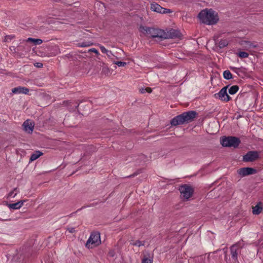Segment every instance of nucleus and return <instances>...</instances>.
<instances>
[{
	"label": "nucleus",
	"instance_id": "obj_10",
	"mask_svg": "<svg viewBox=\"0 0 263 263\" xmlns=\"http://www.w3.org/2000/svg\"><path fill=\"white\" fill-rule=\"evenodd\" d=\"M151 9L153 11L162 14L170 13L173 12L171 9L163 8L155 3L151 4Z\"/></svg>",
	"mask_w": 263,
	"mask_h": 263
},
{
	"label": "nucleus",
	"instance_id": "obj_19",
	"mask_svg": "<svg viewBox=\"0 0 263 263\" xmlns=\"http://www.w3.org/2000/svg\"><path fill=\"white\" fill-rule=\"evenodd\" d=\"M93 45V43L87 41V42H83L81 43H79L77 44V46L79 47H87L91 46Z\"/></svg>",
	"mask_w": 263,
	"mask_h": 263
},
{
	"label": "nucleus",
	"instance_id": "obj_30",
	"mask_svg": "<svg viewBox=\"0 0 263 263\" xmlns=\"http://www.w3.org/2000/svg\"><path fill=\"white\" fill-rule=\"evenodd\" d=\"M67 230L70 233H73L76 232L75 228L72 227L67 228Z\"/></svg>",
	"mask_w": 263,
	"mask_h": 263
},
{
	"label": "nucleus",
	"instance_id": "obj_33",
	"mask_svg": "<svg viewBox=\"0 0 263 263\" xmlns=\"http://www.w3.org/2000/svg\"><path fill=\"white\" fill-rule=\"evenodd\" d=\"M106 54L110 58H111V57L114 56V54H112V52L111 51H110V53L107 52Z\"/></svg>",
	"mask_w": 263,
	"mask_h": 263
},
{
	"label": "nucleus",
	"instance_id": "obj_26",
	"mask_svg": "<svg viewBox=\"0 0 263 263\" xmlns=\"http://www.w3.org/2000/svg\"><path fill=\"white\" fill-rule=\"evenodd\" d=\"M113 63L118 65L119 67H124L126 65V63L121 61H114Z\"/></svg>",
	"mask_w": 263,
	"mask_h": 263
},
{
	"label": "nucleus",
	"instance_id": "obj_38",
	"mask_svg": "<svg viewBox=\"0 0 263 263\" xmlns=\"http://www.w3.org/2000/svg\"><path fill=\"white\" fill-rule=\"evenodd\" d=\"M108 71V68H103V71L106 72V71Z\"/></svg>",
	"mask_w": 263,
	"mask_h": 263
},
{
	"label": "nucleus",
	"instance_id": "obj_8",
	"mask_svg": "<svg viewBox=\"0 0 263 263\" xmlns=\"http://www.w3.org/2000/svg\"><path fill=\"white\" fill-rule=\"evenodd\" d=\"M228 88V86L223 87L218 93L215 94V97L216 98H219L220 100L222 101H229L231 98L228 95L227 93Z\"/></svg>",
	"mask_w": 263,
	"mask_h": 263
},
{
	"label": "nucleus",
	"instance_id": "obj_4",
	"mask_svg": "<svg viewBox=\"0 0 263 263\" xmlns=\"http://www.w3.org/2000/svg\"><path fill=\"white\" fill-rule=\"evenodd\" d=\"M240 143V139L236 137L223 136L220 138V144L224 147L236 148Z\"/></svg>",
	"mask_w": 263,
	"mask_h": 263
},
{
	"label": "nucleus",
	"instance_id": "obj_16",
	"mask_svg": "<svg viewBox=\"0 0 263 263\" xmlns=\"http://www.w3.org/2000/svg\"><path fill=\"white\" fill-rule=\"evenodd\" d=\"M24 201H20L14 203L7 204L8 206L10 209L17 210L20 209L23 205Z\"/></svg>",
	"mask_w": 263,
	"mask_h": 263
},
{
	"label": "nucleus",
	"instance_id": "obj_2",
	"mask_svg": "<svg viewBox=\"0 0 263 263\" xmlns=\"http://www.w3.org/2000/svg\"><path fill=\"white\" fill-rule=\"evenodd\" d=\"M200 21L207 25H213L218 20L217 15L212 9H204L202 10L198 14Z\"/></svg>",
	"mask_w": 263,
	"mask_h": 263
},
{
	"label": "nucleus",
	"instance_id": "obj_12",
	"mask_svg": "<svg viewBox=\"0 0 263 263\" xmlns=\"http://www.w3.org/2000/svg\"><path fill=\"white\" fill-rule=\"evenodd\" d=\"M237 173L240 176L244 177L247 175L255 174L256 173V170L251 167H243L239 169Z\"/></svg>",
	"mask_w": 263,
	"mask_h": 263
},
{
	"label": "nucleus",
	"instance_id": "obj_34",
	"mask_svg": "<svg viewBox=\"0 0 263 263\" xmlns=\"http://www.w3.org/2000/svg\"><path fill=\"white\" fill-rule=\"evenodd\" d=\"M14 37V36H13V35H7L6 36V38L7 40H11Z\"/></svg>",
	"mask_w": 263,
	"mask_h": 263
},
{
	"label": "nucleus",
	"instance_id": "obj_6",
	"mask_svg": "<svg viewBox=\"0 0 263 263\" xmlns=\"http://www.w3.org/2000/svg\"><path fill=\"white\" fill-rule=\"evenodd\" d=\"M179 190L181 197L186 200L189 199L192 196L194 192L193 189L187 184L180 186Z\"/></svg>",
	"mask_w": 263,
	"mask_h": 263
},
{
	"label": "nucleus",
	"instance_id": "obj_20",
	"mask_svg": "<svg viewBox=\"0 0 263 263\" xmlns=\"http://www.w3.org/2000/svg\"><path fill=\"white\" fill-rule=\"evenodd\" d=\"M239 90V87L237 85H233L231 86L229 89V92L231 95L236 93Z\"/></svg>",
	"mask_w": 263,
	"mask_h": 263
},
{
	"label": "nucleus",
	"instance_id": "obj_5",
	"mask_svg": "<svg viewBox=\"0 0 263 263\" xmlns=\"http://www.w3.org/2000/svg\"><path fill=\"white\" fill-rule=\"evenodd\" d=\"M101 243L100 233L94 232L91 234L86 243V247L92 249Z\"/></svg>",
	"mask_w": 263,
	"mask_h": 263
},
{
	"label": "nucleus",
	"instance_id": "obj_37",
	"mask_svg": "<svg viewBox=\"0 0 263 263\" xmlns=\"http://www.w3.org/2000/svg\"><path fill=\"white\" fill-rule=\"evenodd\" d=\"M34 39H33V38H31V37H29L27 40V41L33 42H34Z\"/></svg>",
	"mask_w": 263,
	"mask_h": 263
},
{
	"label": "nucleus",
	"instance_id": "obj_32",
	"mask_svg": "<svg viewBox=\"0 0 263 263\" xmlns=\"http://www.w3.org/2000/svg\"><path fill=\"white\" fill-rule=\"evenodd\" d=\"M146 88H141L140 89V92L141 93H144L146 92Z\"/></svg>",
	"mask_w": 263,
	"mask_h": 263
},
{
	"label": "nucleus",
	"instance_id": "obj_17",
	"mask_svg": "<svg viewBox=\"0 0 263 263\" xmlns=\"http://www.w3.org/2000/svg\"><path fill=\"white\" fill-rule=\"evenodd\" d=\"M43 153L39 151H36L34 153L32 154L29 159V162L33 161L38 159L40 156H42Z\"/></svg>",
	"mask_w": 263,
	"mask_h": 263
},
{
	"label": "nucleus",
	"instance_id": "obj_9",
	"mask_svg": "<svg viewBox=\"0 0 263 263\" xmlns=\"http://www.w3.org/2000/svg\"><path fill=\"white\" fill-rule=\"evenodd\" d=\"M259 152L257 151H249L243 157L245 162H252L259 158Z\"/></svg>",
	"mask_w": 263,
	"mask_h": 263
},
{
	"label": "nucleus",
	"instance_id": "obj_35",
	"mask_svg": "<svg viewBox=\"0 0 263 263\" xmlns=\"http://www.w3.org/2000/svg\"><path fill=\"white\" fill-rule=\"evenodd\" d=\"M37 67H42L43 64L41 63H37L36 65H35Z\"/></svg>",
	"mask_w": 263,
	"mask_h": 263
},
{
	"label": "nucleus",
	"instance_id": "obj_31",
	"mask_svg": "<svg viewBox=\"0 0 263 263\" xmlns=\"http://www.w3.org/2000/svg\"><path fill=\"white\" fill-rule=\"evenodd\" d=\"M89 51L95 53L96 54H98L99 53L98 51L96 49H95V48H91V49H89Z\"/></svg>",
	"mask_w": 263,
	"mask_h": 263
},
{
	"label": "nucleus",
	"instance_id": "obj_11",
	"mask_svg": "<svg viewBox=\"0 0 263 263\" xmlns=\"http://www.w3.org/2000/svg\"><path fill=\"white\" fill-rule=\"evenodd\" d=\"M241 248V247L239 242L232 245L230 248L232 258L235 261H237L238 260V252H240Z\"/></svg>",
	"mask_w": 263,
	"mask_h": 263
},
{
	"label": "nucleus",
	"instance_id": "obj_23",
	"mask_svg": "<svg viewBox=\"0 0 263 263\" xmlns=\"http://www.w3.org/2000/svg\"><path fill=\"white\" fill-rule=\"evenodd\" d=\"M18 191L17 188H14L13 191H11L7 196V198H9L11 197H14L18 193Z\"/></svg>",
	"mask_w": 263,
	"mask_h": 263
},
{
	"label": "nucleus",
	"instance_id": "obj_18",
	"mask_svg": "<svg viewBox=\"0 0 263 263\" xmlns=\"http://www.w3.org/2000/svg\"><path fill=\"white\" fill-rule=\"evenodd\" d=\"M252 213L254 215H258L259 214L262 210V208L259 205V204L256 205L255 206L253 207Z\"/></svg>",
	"mask_w": 263,
	"mask_h": 263
},
{
	"label": "nucleus",
	"instance_id": "obj_15",
	"mask_svg": "<svg viewBox=\"0 0 263 263\" xmlns=\"http://www.w3.org/2000/svg\"><path fill=\"white\" fill-rule=\"evenodd\" d=\"M241 45L248 49L256 48L257 47V45L256 43L246 41H243Z\"/></svg>",
	"mask_w": 263,
	"mask_h": 263
},
{
	"label": "nucleus",
	"instance_id": "obj_24",
	"mask_svg": "<svg viewBox=\"0 0 263 263\" xmlns=\"http://www.w3.org/2000/svg\"><path fill=\"white\" fill-rule=\"evenodd\" d=\"M153 259L152 257H147L144 256L142 259L141 263H153Z\"/></svg>",
	"mask_w": 263,
	"mask_h": 263
},
{
	"label": "nucleus",
	"instance_id": "obj_1",
	"mask_svg": "<svg viewBox=\"0 0 263 263\" xmlns=\"http://www.w3.org/2000/svg\"><path fill=\"white\" fill-rule=\"evenodd\" d=\"M197 113L195 111L184 112L173 118L170 122L172 126H177L189 123L193 121L197 117Z\"/></svg>",
	"mask_w": 263,
	"mask_h": 263
},
{
	"label": "nucleus",
	"instance_id": "obj_3",
	"mask_svg": "<svg viewBox=\"0 0 263 263\" xmlns=\"http://www.w3.org/2000/svg\"><path fill=\"white\" fill-rule=\"evenodd\" d=\"M139 31L148 37L159 38L162 40L163 30L141 26Z\"/></svg>",
	"mask_w": 263,
	"mask_h": 263
},
{
	"label": "nucleus",
	"instance_id": "obj_39",
	"mask_svg": "<svg viewBox=\"0 0 263 263\" xmlns=\"http://www.w3.org/2000/svg\"><path fill=\"white\" fill-rule=\"evenodd\" d=\"M136 175V174H133L129 176H128V177H135V176Z\"/></svg>",
	"mask_w": 263,
	"mask_h": 263
},
{
	"label": "nucleus",
	"instance_id": "obj_13",
	"mask_svg": "<svg viewBox=\"0 0 263 263\" xmlns=\"http://www.w3.org/2000/svg\"><path fill=\"white\" fill-rule=\"evenodd\" d=\"M34 125V123L28 120L25 121L23 124L24 129L29 134L32 133Z\"/></svg>",
	"mask_w": 263,
	"mask_h": 263
},
{
	"label": "nucleus",
	"instance_id": "obj_21",
	"mask_svg": "<svg viewBox=\"0 0 263 263\" xmlns=\"http://www.w3.org/2000/svg\"><path fill=\"white\" fill-rule=\"evenodd\" d=\"M223 76L224 78L227 80H230L233 78L232 73L228 70L224 71Z\"/></svg>",
	"mask_w": 263,
	"mask_h": 263
},
{
	"label": "nucleus",
	"instance_id": "obj_25",
	"mask_svg": "<svg viewBox=\"0 0 263 263\" xmlns=\"http://www.w3.org/2000/svg\"><path fill=\"white\" fill-rule=\"evenodd\" d=\"M238 55L241 58H247L249 57V54L245 51H240Z\"/></svg>",
	"mask_w": 263,
	"mask_h": 263
},
{
	"label": "nucleus",
	"instance_id": "obj_36",
	"mask_svg": "<svg viewBox=\"0 0 263 263\" xmlns=\"http://www.w3.org/2000/svg\"><path fill=\"white\" fill-rule=\"evenodd\" d=\"M146 92H147L148 93H151L152 91V89L150 87H146Z\"/></svg>",
	"mask_w": 263,
	"mask_h": 263
},
{
	"label": "nucleus",
	"instance_id": "obj_40",
	"mask_svg": "<svg viewBox=\"0 0 263 263\" xmlns=\"http://www.w3.org/2000/svg\"><path fill=\"white\" fill-rule=\"evenodd\" d=\"M231 69H233V70H235L237 69V68H236L235 67H232V68H231Z\"/></svg>",
	"mask_w": 263,
	"mask_h": 263
},
{
	"label": "nucleus",
	"instance_id": "obj_22",
	"mask_svg": "<svg viewBox=\"0 0 263 263\" xmlns=\"http://www.w3.org/2000/svg\"><path fill=\"white\" fill-rule=\"evenodd\" d=\"M228 41L227 40H221L218 43V46L222 48L226 47L228 45Z\"/></svg>",
	"mask_w": 263,
	"mask_h": 263
},
{
	"label": "nucleus",
	"instance_id": "obj_29",
	"mask_svg": "<svg viewBox=\"0 0 263 263\" xmlns=\"http://www.w3.org/2000/svg\"><path fill=\"white\" fill-rule=\"evenodd\" d=\"M33 43L35 45H40L43 43V41L41 39H34Z\"/></svg>",
	"mask_w": 263,
	"mask_h": 263
},
{
	"label": "nucleus",
	"instance_id": "obj_14",
	"mask_svg": "<svg viewBox=\"0 0 263 263\" xmlns=\"http://www.w3.org/2000/svg\"><path fill=\"white\" fill-rule=\"evenodd\" d=\"M29 90L28 88L25 87H17L13 88L12 89V92L13 93H23V94H27L29 92Z\"/></svg>",
	"mask_w": 263,
	"mask_h": 263
},
{
	"label": "nucleus",
	"instance_id": "obj_7",
	"mask_svg": "<svg viewBox=\"0 0 263 263\" xmlns=\"http://www.w3.org/2000/svg\"><path fill=\"white\" fill-rule=\"evenodd\" d=\"M180 32L177 30L171 29L167 31H165L163 30V33L162 34V40L163 39H175L180 36Z\"/></svg>",
	"mask_w": 263,
	"mask_h": 263
},
{
	"label": "nucleus",
	"instance_id": "obj_27",
	"mask_svg": "<svg viewBox=\"0 0 263 263\" xmlns=\"http://www.w3.org/2000/svg\"><path fill=\"white\" fill-rule=\"evenodd\" d=\"M132 245L133 246H138V247H140V246H144V242L143 241H141L140 240H137L135 242H133L132 243Z\"/></svg>",
	"mask_w": 263,
	"mask_h": 263
},
{
	"label": "nucleus",
	"instance_id": "obj_28",
	"mask_svg": "<svg viewBox=\"0 0 263 263\" xmlns=\"http://www.w3.org/2000/svg\"><path fill=\"white\" fill-rule=\"evenodd\" d=\"M100 48L101 52L103 53H107V52L110 53V50H108L103 46H100Z\"/></svg>",
	"mask_w": 263,
	"mask_h": 263
}]
</instances>
